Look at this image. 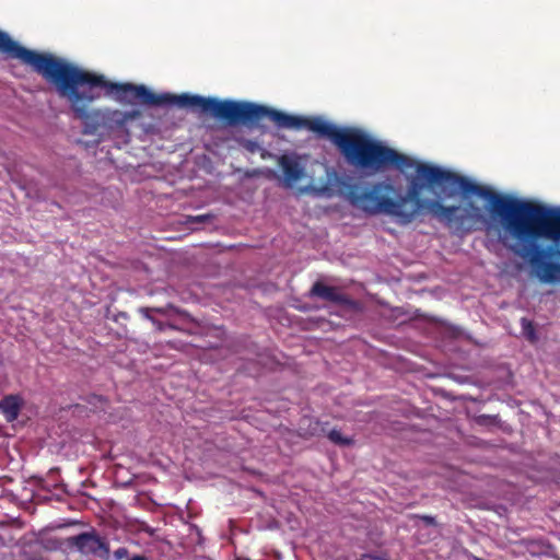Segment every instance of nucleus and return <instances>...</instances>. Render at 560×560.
<instances>
[{
	"label": "nucleus",
	"mask_w": 560,
	"mask_h": 560,
	"mask_svg": "<svg viewBox=\"0 0 560 560\" xmlns=\"http://www.w3.org/2000/svg\"><path fill=\"white\" fill-rule=\"evenodd\" d=\"M259 109L258 122L268 118L279 128H304L320 138L329 139L349 165L366 174H378L390 167L400 172L415 168L416 176L408 179L405 195H398V189L385 180L366 186L349 185L348 201L368 215L385 214L399 225H408L419 215L430 213L447 228L464 233L472 231L485 220L481 209L472 201L467 202L464 208L445 206L439 199L422 198L421 194L424 189L433 191L440 188L441 194L448 198L462 192L465 198L477 196L483 199L489 186L472 182L453 171L416 161L360 128L338 127L319 116H296L265 105H260Z\"/></svg>",
	"instance_id": "obj_1"
},
{
	"label": "nucleus",
	"mask_w": 560,
	"mask_h": 560,
	"mask_svg": "<svg viewBox=\"0 0 560 560\" xmlns=\"http://www.w3.org/2000/svg\"><path fill=\"white\" fill-rule=\"evenodd\" d=\"M52 84L59 97L66 100L74 117L83 124L84 135H95L100 130L126 132V125L141 116L140 110L121 112L112 108H94L90 106L100 98L96 89H105L116 93L119 102L132 103L138 100L150 106L177 105L179 107L198 108L228 126L258 124L260 104L233 100H219L183 93L156 94L145 85L118 83L108 81L103 74L88 71L79 66L49 52L28 49L22 61Z\"/></svg>",
	"instance_id": "obj_2"
},
{
	"label": "nucleus",
	"mask_w": 560,
	"mask_h": 560,
	"mask_svg": "<svg viewBox=\"0 0 560 560\" xmlns=\"http://www.w3.org/2000/svg\"><path fill=\"white\" fill-rule=\"evenodd\" d=\"M485 200L504 231L503 242L545 284L560 283V208L503 195L488 187ZM506 245V243H504Z\"/></svg>",
	"instance_id": "obj_3"
},
{
	"label": "nucleus",
	"mask_w": 560,
	"mask_h": 560,
	"mask_svg": "<svg viewBox=\"0 0 560 560\" xmlns=\"http://www.w3.org/2000/svg\"><path fill=\"white\" fill-rule=\"evenodd\" d=\"M70 551H77L85 557L108 560L110 549L106 538L101 537L96 530L83 532L66 538L62 542ZM61 544L58 546L60 547Z\"/></svg>",
	"instance_id": "obj_4"
},
{
	"label": "nucleus",
	"mask_w": 560,
	"mask_h": 560,
	"mask_svg": "<svg viewBox=\"0 0 560 560\" xmlns=\"http://www.w3.org/2000/svg\"><path fill=\"white\" fill-rule=\"evenodd\" d=\"M310 294L338 305L352 306L354 304L353 300L342 293L338 288L326 285L320 281H316L313 284Z\"/></svg>",
	"instance_id": "obj_5"
},
{
	"label": "nucleus",
	"mask_w": 560,
	"mask_h": 560,
	"mask_svg": "<svg viewBox=\"0 0 560 560\" xmlns=\"http://www.w3.org/2000/svg\"><path fill=\"white\" fill-rule=\"evenodd\" d=\"M28 48L14 40L8 33L0 30V54L9 59L22 61Z\"/></svg>",
	"instance_id": "obj_6"
},
{
	"label": "nucleus",
	"mask_w": 560,
	"mask_h": 560,
	"mask_svg": "<svg viewBox=\"0 0 560 560\" xmlns=\"http://www.w3.org/2000/svg\"><path fill=\"white\" fill-rule=\"evenodd\" d=\"M279 164L283 171L284 179L289 186L299 182L304 176V168L294 158L282 155L279 160Z\"/></svg>",
	"instance_id": "obj_7"
},
{
	"label": "nucleus",
	"mask_w": 560,
	"mask_h": 560,
	"mask_svg": "<svg viewBox=\"0 0 560 560\" xmlns=\"http://www.w3.org/2000/svg\"><path fill=\"white\" fill-rule=\"evenodd\" d=\"M313 424L314 425L311 429L312 435L326 434L330 442L339 446H350L354 443L352 438L343 436L337 429L327 431V423H322L320 421L316 420Z\"/></svg>",
	"instance_id": "obj_8"
},
{
	"label": "nucleus",
	"mask_w": 560,
	"mask_h": 560,
	"mask_svg": "<svg viewBox=\"0 0 560 560\" xmlns=\"http://www.w3.org/2000/svg\"><path fill=\"white\" fill-rule=\"evenodd\" d=\"M22 407V401L19 396L8 395L0 400V412L4 416L8 422L18 419Z\"/></svg>",
	"instance_id": "obj_9"
},
{
	"label": "nucleus",
	"mask_w": 560,
	"mask_h": 560,
	"mask_svg": "<svg viewBox=\"0 0 560 560\" xmlns=\"http://www.w3.org/2000/svg\"><path fill=\"white\" fill-rule=\"evenodd\" d=\"M167 311H172L175 314L184 317L187 322L199 325L198 320L192 317L187 311L178 308L174 306L173 304H167L165 307H140L139 313L151 322V312L159 313L161 315H166Z\"/></svg>",
	"instance_id": "obj_10"
},
{
	"label": "nucleus",
	"mask_w": 560,
	"mask_h": 560,
	"mask_svg": "<svg viewBox=\"0 0 560 560\" xmlns=\"http://www.w3.org/2000/svg\"><path fill=\"white\" fill-rule=\"evenodd\" d=\"M521 326L522 332L525 336V338L530 342H535L537 340V335L534 323L526 317H522Z\"/></svg>",
	"instance_id": "obj_11"
},
{
	"label": "nucleus",
	"mask_w": 560,
	"mask_h": 560,
	"mask_svg": "<svg viewBox=\"0 0 560 560\" xmlns=\"http://www.w3.org/2000/svg\"><path fill=\"white\" fill-rule=\"evenodd\" d=\"M214 217L210 213L199 214V215H190L188 217V222L190 223H206L213 219Z\"/></svg>",
	"instance_id": "obj_12"
},
{
	"label": "nucleus",
	"mask_w": 560,
	"mask_h": 560,
	"mask_svg": "<svg viewBox=\"0 0 560 560\" xmlns=\"http://www.w3.org/2000/svg\"><path fill=\"white\" fill-rule=\"evenodd\" d=\"M410 517L411 518H419V520H421L428 526H436V520H435L434 516L413 514Z\"/></svg>",
	"instance_id": "obj_13"
},
{
	"label": "nucleus",
	"mask_w": 560,
	"mask_h": 560,
	"mask_svg": "<svg viewBox=\"0 0 560 560\" xmlns=\"http://www.w3.org/2000/svg\"><path fill=\"white\" fill-rule=\"evenodd\" d=\"M128 555H129V551L125 547H120V548H118V549H116L114 551V557H115L116 560H120V559L127 558Z\"/></svg>",
	"instance_id": "obj_14"
},
{
	"label": "nucleus",
	"mask_w": 560,
	"mask_h": 560,
	"mask_svg": "<svg viewBox=\"0 0 560 560\" xmlns=\"http://www.w3.org/2000/svg\"><path fill=\"white\" fill-rule=\"evenodd\" d=\"M151 323L154 325L155 329L159 331H163L166 328V323H163L156 318H151Z\"/></svg>",
	"instance_id": "obj_15"
},
{
	"label": "nucleus",
	"mask_w": 560,
	"mask_h": 560,
	"mask_svg": "<svg viewBox=\"0 0 560 560\" xmlns=\"http://www.w3.org/2000/svg\"><path fill=\"white\" fill-rule=\"evenodd\" d=\"M166 328H170V329H173V330L184 331V332H187V334H191V331L183 329V328H180L177 325L172 324V323H166Z\"/></svg>",
	"instance_id": "obj_16"
},
{
	"label": "nucleus",
	"mask_w": 560,
	"mask_h": 560,
	"mask_svg": "<svg viewBox=\"0 0 560 560\" xmlns=\"http://www.w3.org/2000/svg\"><path fill=\"white\" fill-rule=\"evenodd\" d=\"M128 560H148V558L145 556H142V555H136V556L131 557Z\"/></svg>",
	"instance_id": "obj_17"
}]
</instances>
